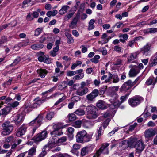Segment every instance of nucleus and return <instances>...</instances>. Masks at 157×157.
Returning <instances> with one entry per match:
<instances>
[{
	"label": "nucleus",
	"mask_w": 157,
	"mask_h": 157,
	"mask_svg": "<svg viewBox=\"0 0 157 157\" xmlns=\"http://www.w3.org/2000/svg\"><path fill=\"white\" fill-rule=\"evenodd\" d=\"M98 51L101 52L103 55H105L107 54V52L106 49L104 47L98 49Z\"/></svg>",
	"instance_id": "obj_51"
},
{
	"label": "nucleus",
	"mask_w": 157,
	"mask_h": 157,
	"mask_svg": "<svg viewBox=\"0 0 157 157\" xmlns=\"http://www.w3.org/2000/svg\"><path fill=\"white\" fill-rule=\"evenodd\" d=\"M40 115L42 117V121L43 120V114L42 113H41V114H39L38 115V116L35 119H34V120H33L32 121H31L29 123V125H35V126H36V125L37 124V122L38 120L39 119V117H38Z\"/></svg>",
	"instance_id": "obj_30"
},
{
	"label": "nucleus",
	"mask_w": 157,
	"mask_h": 157,
	"mask_svg": "<svg viewBox=\"0 0 157 157\" xmlns=\"http://www.w3.org/2000/svg\"><path fill=\"white\" fill-rule=\"evenodd\" d=\"M87 134L84 130L78 132L76 136L77 142L82 143L84 141H88L91 138V136Z\"/></svg>",
	"instance_id": "obj_4"
},
{
	"label": "nucleus",
	"mask_w": 157,
	"mask_h": 157,
	"mask_svg": "<svg viewBox=\"0 0 157 157\" xmlns=\"http://www.w3.org/2000/svg\"><path fill=\"white\" fill-rule=\"evenodd\" d=\"M79 18V14H77L76 16L72 19L69 25V27L70 28L72 29L75 28L76 27V25L78 21Z\"/></svg>",
	"instance_id": "obj_20"
},
{
	"label": "nucleus",
	"mask_w": 157,
	"mask_h": 157,
	"mask_svg": "<svg viewBox=\"0 0 157 157\" xmlns=\"http://www.w3.org/2000/svg\"><path fill=\"white\" fill-rule=\"evenodd\" d=\"M88 90V89L87 87H79L76 91V94L82 96L87 94Z\"/></svg>",
	"instance_id": "obj_17"
},
{
	"label": "nucleus",
	"mask_w": 157,
	"mask_h": 157,
	"mask_svg": "<svg viewBox=\"0 0 157 157\" xmlns=\"http://www.w3.org/2000/svg\"><path fill=\"white\" fill-rule=\"evenodd\" d=\"M56 143L58 145H60L63 144V143L66 141L67 140V137L66 136H63L59 138H58L56 136Z\"/></svg>",
	"instance_id": "obj_27"
},
{
	"label": "nucleus",
	"mask_w": 157,
	"mask_h": 157,
	"mask_svg": "<svg viewBox=\"0 0 157 157\" xmlns=\"http://www.w3.org/2000/svg\"><path fill=\"white\" fill-rule=\"evenodd\" d=\"M70 9V7L67 5L63 6L59 11V13L61 15L66 13Z\"/></svg>",
	"instance_id": "obj_22"
},
{
	"label": "nucleus",
	"mask_w": 157,
	"mask_h": 157,
	"mask_svg": "<svg viewBox=\"0 0 157 157\" xmlns=\"http://www.w3.org/2000/svg\"><path fill=\"white\" fill-rule=\"evenodd\" d=\"M47 132L46 131H44L40 133H39V135L41 137L42 140L45 139L47 135Z\"/></svg>",
	"instance_id": "obj_45"
},
{
	"label": "nucleus",
	"mask_w": 157,
	"mask_h": 157,
	"mask_svg": "<svg viewBox=\"0 0 157 157\" xmlns=\"http://www.w3.org/2000/svg\"><path fill=\"white\" fill-rule=\"evenodd\" d=\"M140 54L139 51H136L130 54L128 58V62H133V61L136 59Z\"/></svg>",
	"instance_id": "obj_15"
},
{
	"label": "nucleus",
	"mask_w": 157,
	"mask_h": 157,
	"mask_svg": "<svg viewBox=\"0 0 157 157\" xmlns=\"http://www.w3.org/2000/svg\"><path fill=\"white\" fill-rule=\"evenodd\" d=\"M56 139V136H53L50 138L47 145H46L47 146V149L52 148L58 145Z\"/></svg>",
	"instance_id": "obj_11"
},
{
	"label": "nucleus",
	"mask_w": 157,
	"mask_h": 157,
	"mask_svg": "<svg viewBox=\"0 0 157 157\" xmlns=\"http://www.w3.org/2000/svg\"><path fill=\"white\" fill-rule=\"evenodd\" d=\"M110 120L109 118L107 119L105 121H104L102 124V126L104 127V128L105 129L106 128L109 124V122L110 121Z\"/></svg>",
	"instance_id": "obj_56"
},
{
	"label": "nucleus",
	"mask_w": 157,
	"mask_h": 157,
	"mask_svg": "<svg viewBox=\"0 0 157 157\" xmlns=\"http://www.w3.org/2000/svg\"><path fill=\"white\" fill-rule=\"evenodd\" d=\"M76 74V72L75 71H70L67 72V75L69 76H72Z\"/></svg>",
	"instance_id": "obj_59"
},
{
	"label": "nucleus",
	"mask_w": 157,
	"mask_h": 157,
	"mask_svg": "<svg viewBox=\"0 0 157 157\" xmlns=\"http://www.w3.org/2000/svg\"><path fill=\"white\" fill-rule=\"evenodd\" d=\"M66 36L68 38L67 43L69 44L73 43L74 42V40L71 37V35L68 33H65Z\"/></svg>",
	"instance_id": "obj_35"
},
{
	"label": "nucleus",
	"mask_w": 157,
	"mask_h": 157,
	"mask_svg": "<svg viewBox=\"0 0 157 157\" xmlns=\"http://www.w3.org/2000/svg\"><path fill=\"white\" fill-rule=\"evenodd\" d=\"M12 120L16 125L21 124L24 120V116L22 114H15L11 117Z\"/></svg>",
	"instance_id": "obj_8"
},
{
	"label": "nucleus",
	"mask_w": 157,
	"mask_h": 157,
	"mask_svg": "<svg viewBox=\"0 0 157 157\" xmlns=\"http://www.w3.org/2000/svg\"><path fill=\"white\" fill-rule=\"evenodd\" d=\"M58 13V11L56 10H54L53 11H49L46 13V15L48 17H50L51 16H54Z\"/></svg>",
	"instance_id": "obj_38"
},
{
	"label": "nucleus",
	"mask_w": 157,
	"mask_h": 157,
	"mask_svg": "<svg viewBox=\"0 0 157 157\" xmlns=\"http://www.w3.org/2000/svg\"><path fill=\"white\" fill-rule=\"evenodd\" d=\"M45 100V99H42L39 98H37L34 100V102L32 105V106L33 108L38 107Z\"/></svg>",
	"instance_id": "obj_19"
},
{
	"label": "nucleus",
	"mask_w": 157,
	"mask_h": 157,
	"mask_svg": "<svg viewBox=\"0 0 157 157\" xmlns=\"http://www.w3.org/2000/svg\"><path fill=\"white\" fill-rule=\"evenodd\" d=\"M54 116V113L53 112L48 113L46 115V118L48 120H51Z\"/></svg>",
	"instance_id": "obj_44"
},
{
	"label": "nucleus",
	"mask_w": 157,
	"mask_h": 157,
	"mask_svg": "<svg viewBox=\"0 0 157 157\" xmlns=\"http://www.w3.org/2000/svg\"><path fill=\"white\" fill-rule=\"evenodd\" d=\"M27 129V126L24 124L21 125L17 131L16 136L20 137L25 134Z\"/></svg>",
	"instance_id": "obj_18"
},
{
	"label": "nucleus",
	"mask_w": 157,
	"mask_h": 157,
	"mask_svg": "<svg viewBox=\"0 0 157 157\" xmlns=\"http://www.w3.org/2000/svg\"><path fill=\"white\" fill-rule=\"evenodd\" d=\"M39 75L42 78H44L48 73V71L43 69H40L37 70Z\"/></svg>",
	"instance_id": "obj_25"
},
{
	"label": "nucleus",
	"mask_w": 157,
	"mask_h": 157,
	"mask_svg": "<svg viewBox=\"0 0 157 157\" xmlns=\"http://www.w3.org/2000/svg\"><path fill=\"white\" fill-rule=\"evenodd\" d=\"M81 121L80 120H78L75 122L74 126L76 128H78L81 127Z\"/></svg>",
	"instance_id": "obj_54"
},
{
	"label": "nucleus",
	"mask_w": 157,
	"mask_h": 157,
	"mask_svg": "<svg viewBox=\"0 0 157 157\" xmlns=\"http://www.w3.org/2000/svg\"><path fill=\"white\" fill-rule=\"evenodd\" d=\"M101 127H100L97 130V134L96 140H97L100 139V137L101 135Z\"/></svg>",
	"instance_id": "obj_42"
},
{
	"label": "nucleus",
	"mask_w": 157,
	"mask_h": 157,
	"mask_svg": "<svg viewBox=\"0 0 157 157\" xmlns=\"http://www.w3.org/2000/svg\"><path fill=\"white\" fill-rule=\"evenodd\" d=\"M30 44V42L29 40H27L25 41L21 42L18 44V45H15L14 47V49L17 48V50L19 49V48L21 47H25Z\"/></svg>",
	"instance_id": "obj_21"
},
{
	"label": "nucleus",
	"mask_w": 157,
	"mask_h": 157,
	"mask_svg": "<svg viewBox=\"0 0 157 157\" xmlns=\"http://www.w3.org/2000/svg\"><path fill=\"white\" fill-rule=\"evenodd\" d=\"M120 140H117L115 139L112 140L111 141V143L112 144L111 148H112L115 147L119 143Z\"/></svg>",
	"instance_id": "obj_47"
},
{
	"label": "nucleus",
	"mask_w": 157,
	"mask_h": 157,
	"mask_svg": "<svg viewBox=\"0 0 157 157\" xmlns=\"http://www.w3.org/2000/svg\"><path fill=\"white\" fill-rule=\"evenodd\" d=\"M156 133L155 129L153 128L148 129L146 130L144 132V136L146 138H151L155 136Z\"/></svg>",
	"instance_id": "obj_12"
},
{
	"label": "nucleus",
	"mask_w": 157,
	"mask_h": 157,
	"mask_svg": "<svg viewBox=\"0 0 157 157\" xmlns=\"http://www.w3.org/2000/svg\"><path fill=\"white\" fill-rule=\"evenodd\" d=\"M38 117H39V119L38 120L37 124L36 125V126L35 127L33 128L32 132L33 134L34 133L37 128L41 124V122L42 121V117L40 115Z\"/></svg>",
	"instance_id": "obj_31"
},
{
	"label": "nucleus",
	"mask_w": 157,
	"mask_h": 157,
	"mask_svg": "<svg viewBox=\"0 0 157 157\" xmlns=\"http://www.w3.org/2000/svg\"><path fill=\"white\" fill-rule=\"evenodd\" d=\"M109 144L108 143L103 144L101 148L97 151L96 155L99 156L101 153L104 154L108 155L109 153V151L108 148Z\"/></svg>",
	"instance_id": "obj_9"
},
{
	"label": "nucleus",
	"mask_w": 157,
	"mask_h": 157,
	"mask_svg": "<svg viewBox=\"0 0 157 157\" xmlns=\"http://www.w3.org/2000/svg\"><path fill=\"white\" fill-rule=\"evenodd\" d=\"M113 83H118L120 79L117 75L115 73L113 74Z\"/></svg>",
	"instance_id": "obj_40"
},
{
	"label": "nucleus",
	"mask_w": 157,
	"mask_h": 157,
	"mask_svg": "<svg viewBox=\"0 0 157 157\" xmlns=\"http://www.w3.org/2000/svg\"><path fill=\"white\" fill-rule=\"evenodd\" d=\"M86 111L88 113L87 118L90 119H96L98 116V110L93 105H90L86 107Z\"/></svg>",
	"instance_id": "obj_3"
},
{
	"label": "nucleus",
	"mask_w": 157,
	"mask_h": 157,
	"mask_svg": "<svg viewBox=\"0 0 157 157\" xmlns=\"http://www.w3.org/2000/svg\"><path fill=\"white\" fill-rule=\"evenodd\" d=\"M43 29L41 28H37L35 31V36H38L41 33Z\"/></svg>",
	"instance_id": "obj_55"
},
{
	"label": "nucleus",
	"mask_w": 157,
	"mask_h": 157,
	"mask_svg": "<svg viewBox=\"0 0 157 157\" xmlns=\"http://www.w3.org/2000/svg\"><path fill=\"white\" fill-rule=\"evenodd\" d=\"M11 109L9 106H6L1 110V114L2 115L6 116L10 112Z\"/></svg>",
	"instance_id": "obj_26"
},
{
	"label": "nucleus",
	"mask_w": 157,
	"mask_h": 157,
	"mask_svg": "<svg viewBox=\"0 0 157 157\" xmlns=\"http://www.w3.org/2000/svg\"><path fill=\"white\" fill-rule=\"evenodd\" d=\"M129 94H127L124 96H121L120 98V101L117 100L118 95L117 94L113 93L110 94L109 95L110 98L109 99L111 104L110 105V108L113 109L117 108L121 104L124 102L127 99Z\"/></svg>",
	"instance_id": "obj_1"
},
{
	"label": "nucleus",
	"mask_w": 157,
	"mask_h": 157,
	"mask_svg": "<svg viewBox=\"0 0 157 157\" xmlns=\"http://www.w3.org/2000/svg\"><path fill=\"white\" fill-rule=\"evenodd\" d=\"M130 146L136 149V155L139 156L141 153L145 148L144 144L142 140H138L136 138H131L129 142Z\"/></svg>",
	"instance_id": "obj_2"
},
{
	"label": "nucleus",
	"mask_w": 157,
	"mask_h": 157,
	"mask_svg": "<svg viewBox=\"0 0 157 157\" xmlns=\"http://www.w3.org/2000/svg\"><path fill=\"white\" fill-rule=\"evenodd\" d=\"M153 80L151 78H149L146 82V84L149 85L153 83V85H155L156 83H155V81L154 82H153Z\"/></svg>",
	"instance_id": "obj_57"
},
{
	"label": "nucleus",
	"mask_w": 157,
	"mask_h": 157,
	"mask_svg": "<svg viewBox=\"0 0 157 157\" xmlns=\"http://www.w3.org/2000/svg\"><path fill=\"white\" fill-rule=\"evenodd\" d=\"M75 113L78 116H81L85 114V112L84 109L79 108L77 109Z\"/></svg>",
	"instance_id": "obj_36"
},
{
	"label": "nucleus",
	"mask_w": 157,
	"mask_h": 157,
	"mask_svg": "<svg viewBox=\"0 0 157 157\" xmlns=\"http://www.w3.org/2000/svg\"><path fill=\"white\" fill-rule=\"evenodd\" d=\"M96 106L102 109H105L107 108L105 102L101 100L98 101L96 103Z\"/></svg>",
	"instance_id": "obj_23"
},
{
	"label": "nucleus",
	"mask_w": 157,
	"mask_h": 157,
	"mask_svg": "<svg viewBox=\"0 0 157 157\" xmlns=\"http://www.w3.org/2000/svg\"><path fill=\"white\" fill-rule=\"evenodd\" d=\"M143 100L142 97L136 96L130 98L128 100V102L131 106L135 107L139 105Z\"/></svg>",
	"instance_id": "obj_7"
},
{
	"label": "nucleus",
	"mask_w": 157,
	"mask_h": 157,
	"mask_svg": "<svg viewBox=\"0 0 157 157\" xmlns=\"http://www.w3.org/2000/svg\"><path fill=\"white\" fill-rule=\"evenodd\" d=\"M152 60H153L152 63L154 64L157 63V52L153 57Z\"/></svg>",
	"instance_id": "obj_62"
},
{
	"label": "nucleus",
	"mask_w": 157,
	"mask_h": 157,
	"mask_svg": "<svg viewBox=\"0 0 157 157\" xmlns=\"http://www.w3.org/2000/svg\"><path fill=\"white\" fill-rule=\"evenodd\" d=\"M119 37L120 38V42L124 43L128 39V36L127 34H120L119 36Z\"/></svg>",
	"instance_id": "obj_28"
},
{
	"label": "nucleus",
	"mask_w": 157,
	"mask_h": 157,
	"mask_svg": "<svg viewBox=\"0 0 157 157\" xmlns=\"http://www.w3.org/2000/svg\"><path fill=\"white\" fill-rule=\"evenodd\" d=\"M132 85L131 83L130 82V80L125 82L120 88V91L126 92L132 87Z\"/></svg>",
	"instance_id": "obj_10"
},
{
	"label": "nucleus",
	"mask_w": 157,
	"mask_h": 157,
	"mask_svg": "<svg viewBox=\"0 0 157 157\" xmlns=\"http://www.w3.org/2000/svg\"><path fill=\"white\" fill-rule=\"evenodd\" d=\"M69 120L70 121H75L76 119V116L75 114L71 113L68 115Z\"/></svg>",
	"instance_id": "obj_49"
},
{
	"label": "nucleus",
	"mask_w": 157,
	"mask_h": 157,
	"mask_svg": "<svg viewBox=\"0 0 157 157\" xmlns=\"http://www.w3.org/2000/svg\"><path fill=\"white\" fill-rule=\"evenodd\" d=\"M107 35L105 33H104L103 34V35L102 36H101V38L103 40V42L102 43V44H105V41L106 39H107Z\"/></svg>",
	"instance_id": "obj_60"
},
{
	"label": "nucleus",
	"mask_w": 157,
	"mask_h": 157,
	"mask_svg": "<svg viewBox=\"0 0 157 157\" xmlns=\"http://www.w3.org/2000/svg\"><path fill=\"white\" fill-rule=\"evenodd\" d=\"M43 44H35L31 46V48L34 50H40L43 48Z\"/></svg>",
	"instance_id": "obj_33"
},
{
	"label": "nucleus",
	"mask_w": 157,
	"mask_h": 157,
	"mask_svg": "<svg viewBox=\"0 0 157 157\" xmlns=\"http://www.w3.org/2000/svg\"><path fill=\"white\" fill-rule=\"evenodd\" d=\"M140 69L138 66H134L130 70L129 75L130 77H134L136 76L140 72Z\"/></svg>",
	"instance_id": "obj_13"
},
{
	"label": "nucleus",
	"mask_w": 157,
	"mask_h": 157,
	"mask_svg": "<svg viewBox=\"0 0 157 157\" xmlns=\"http://www.w3.org/2000/svg\"><path fill=\"white\" fill-rule=\"evenodd\" d=\"M88 152V147H83L81 150V155L82 156H84L87 154Z\"/></svg>",
	"instance_id": "obj_43"
},
{
	"label": "nucleus",
	"mask_w": 157,
	"mask_h": 157,
	"mask_svg": "<svg viewBox=\"0 0 157 157\" xmlns=\"http://www.w3.org/2000/svg\"><path fill=\"white\" fill-rule=\"evenodd\" d=\"M94 125V124L91 121H85L83 124L84 127L86 128H91Z\"/></svg>",
	"instance_id": "obj_29"
},
{
	"label": "nucleus",
	"mask_w": 157,
	"mask_h": 157,
	"mask_svg": "<svg viewBox=\"0 0 157 157\" xmlns=\"http://www.w3.org/2000/svg\"><path fill=\"white\" fill-rule=\"evenodd\" d=\"M2 126L3 128L1 134L4 136L9 135L13 129V126L10 121H7L3 123Z\"/></svg>",
	"instance_id": "obj_5"
},
{
	"label": "nucleus",
	"mask_w": 157,
	"mask_h": 157,
	"mask_svg": "<svg viewBox=\"0 0 157 157\" xmlns=\"http://www.w3.org/2000/svg\"><path fill=\"white\" fill-rule=\"evenodd\" d=\"M137 125V124L136 123H135L129 126L128 130L130 131H132Z\"/></svg>",
	"instance_id": "obj_63"
},
{
	"label": "nucleus",
	"mask_w": 157,
	"mask_h": 157,
	"mask_svg": "<svg viewBox=\"0 0 157 157\" xmlns=\"http://www.w3.org/2000/svg\"><path fill=\"white\" fill-rule=\"evenodd\" d=\"M36 147L37 146L36 145H34L33 147L29 150L28 152V155H35Z\"/></svg>",
	"instance_id": "obj_37"
},
{
	"label": "nucleus",
	"mask_w": 157,
	"mask_h": 157,
	"mask_svg": "<svg viewBox=\"0 0 157 157\" xmlns=\"http://www.w3.org/2000/svg\"><path fill=\"white\" fill-rule=\"evenodd\" d=\"M119 128L117 127L115 128L114 129L108 134V136L110 137L113 135L117 131Z\"/></svg>",
	"instance_id": "obj_53"
},
{
	"label": "nucleus",
	"mask_w": 157,
	"mask_h": 157,
	"mask_svg": "<svg viewBox=\"0 0 157 157\" xmlns=\"http://www.w3.org/2000/svg\"><path fill=\"white\" fill-rule=\"evenodd\" d=\"M95 22V20L94 19H91L90 20L89 23V25L88 27V29L89 30H91L93 29L95 26L94 24Z\"/></svg>",
	"instance_id": "obj_34"
},
{
	"label": "nucleus",
	"mask_w": 157,
	"mask_h": 157,
	"mask_svg": "<svg viewBox=\"0 0 157 157\" xmlns=\"http://www.w3.org/2000/svg\"><path fill=\"white\" fill-rule=\"evenodd\" d=\"M98 90L97 89L94 90L92 92L86 96L87 99L89 101H93L98 95Z\"/></svg>",
	"instance_id": "obj_16"
},
{
	"label": "nucleus",
	"mask_w": 157,
	"mask_h": 157,
	"mask_svg": "<svg viewBox=\"0 0 157 157\" xmlns=\"http://www.w3.org/2000/svg\"><path fill=\"white\" fill-rule=\"evenodd\" d=\"M44 62L46 63H51V60L49 58V56L48 55H44Z\"/></svg>",
	"instance_id": "obj_50"
},
{
	"label": "nucleus",
	"mask_w": 157,
	"mask_h": 157,
	"mask_svg": "<svg viewBox=\"0 0 157 157\" xmlns=\"http://www.w3.org/2000/svg\"><path fill=\"white\" fill-rule=\"evenodd\" d=\"M135 41V40L129 41L128 44V46L132 48L134 46V44Z\"/></svg>",
	"instance_id": "obj_61"
},
{
	"label": "nucleus",
	"mask_w": 157,
	"mask_h": 157,
	"mask_svg": "<svg viewBox=\"0 0 157 157\" xmlns=\"http://www.w3.org/2000/svg\"><path fill=\"white\" fill-rule=\"evenodd\" d=\"M32 140L35 142H40L42 140L39 134L33 138Z\"/></svg>",
	"instance_id": "obj_48"
},
{
	"label": "nucleus",
	"mask_w": 157,
	"mask_h": 157,
	"mask_svg": "<svg viewBox=\"0 0 157 157\" xmlns=\"http://www.w3.org/2000/svg\"><path fill=\"white\" fill-rule=\"evenodd\" d=\"M71 100L74 102H77L80 100V97L78 96H75L71 98Z\"/></svg>",
	"instance_id": "obj_58"
},
{
	"label": "nucleus",
	"mask_w": 157,
	"mask_h": 157,
	"mask_svg": "<svg viewBox=\"0 0 157 157\" xmlns=\"http://www.w3.org/2000/svg\"><path fill=\"white\" fill-rule=\"evenodd\" d=\"M47 146H45L43 148V151L40 154L38 157H44L46 154L47 153L46 150H47Z\"/></svg>",
	"instance_id": "obj_41"
},
{
	"label": "nucleus",
	"mask_w": 157,
	"mask_h": 157,
	"mask_svg": "<svg viewBox=\"0 0 157 157\" xmlns=\"http://www.w3.org/2000/svg\"><path fill=\"white\" fill-rule=\"evenodd\" d=\"M80 147H81L79 144H75L73 145L72 149H73L75 150H78L80 148Z\"/></svg>",
	"instance_id": "obj_64"
},
{
	"label": "nucleus",
	"mask_w": 157,
	"mask_h": 157,
	"mask_svg": "<svg viewBox=\"0 0 157 157\" xmlns=\"http://www.w3.org/2000/svg\"><path fill=\"white\" fill-rule=\"evenodd\" d=\"M157 32V28H152L144 30L143 32L145 33H151Z\"/></svg>",
	"instance_id": "obj_32"
},
{
	"label": "nucleus",
	"mask_w": 157,
	"mask_h": 157,
	"mask_svg": "<svg viewBox=\"0 0 157 157\" xmlns=\"http://www.w3.org/2000/svg\"><path fill=\"white\" fill-rule=\"evenodd\" d=\"M84 76V74L83 73H80L74 76L73 78L75 80H78L82 79Z\"/></svg>",
	"instance_id": "obj_46"
},
{
	"label": "nucleus",
	"mask_w": 157,
	"mask_h": 157,
	"mask_svg": "<svg viewBox=\"0 0 157 157\" xmlns=\"http://www.w3.org/2000/svg\"><path fill=\"white\" fill-rule=\"evenodd\" d=\"M55 96H59L61 95L62 96V98H60L57 102L55 104V105H57L60 102L62 101H63L66 98V96L63 93H60L59 92L57 93L54 94Z\"/></svg>",
	"instance_id": "obj_24"
},
{
	"label": "nucleus",
	"mask_w": 157,
	"mask_h": 157,
	"mask_svg": "<svg viewBox=\"0 0 157 157\" xmlns=\"http://www.w3.org/2000/svg\"><path fill=\"white\" fill-rule=\"evenodd\" d=\"M52 127L53 130L50 132L51 135L60 136L63 134L61 129L64 128V127L62 123H53L52 125Z\"/></svg>",
	"instance_id": "obj_6"
},
{
	"label": "nucleus",
	"mask_w": 157,
	"mask_h": 157,
	"mask_svg": "<svg viewBox=\"0 0 157 157\" xmlns=\"http://www.w3.org/2000/svg\"><path fill=\"white\" fill-rule=\"evenodd\" d=\"M113 79V74L110 72L108 73V77L104 81V82L106 83H112V80Z\"/></svg>",
	"instance_id": "obj_39"
},
{
	"label": "nucleus",
	"mask_w": 157,
	"mask_h": 157,
	"mask_svg": "<svg viewBox=\"0 0 157 157\" xmlns=\"http://www.w3.org/2000/svg\"><path fill=\"white\" fill-rule=\"evenodd\" d=\"M151 45V44L147 43L141 49L143 55L148 56L150 54V49Z\"/></svg>",
	"instance_id": "obj_14"
},
{
	"label": "nucleus",
	"mask_w": 157,
	"mask_h": 157,
	"mask_svg": "<svg viewBox=\"0 0 157 157\" xmlns=\"http://www.w3.org/2000/svg\"><path fill=\"white\" fill-rule=\"evenodd\" d=\"M100 58V56L99 55H96L94 57L91 59V61L92 62L95 63H97L98 62V59Z\"/></svg>",
	"instance_id": "obj_52"
}]
</instances>
